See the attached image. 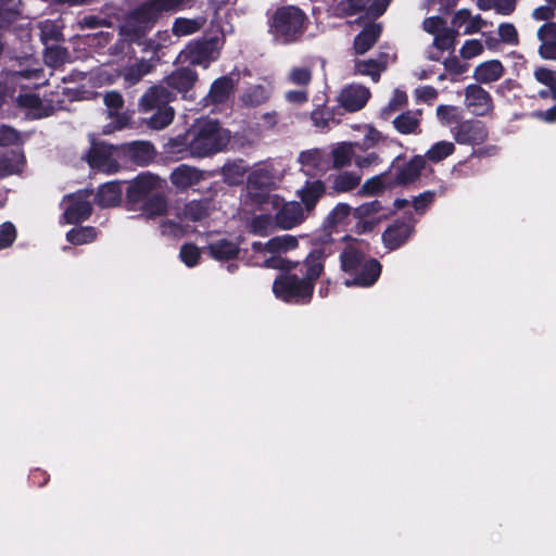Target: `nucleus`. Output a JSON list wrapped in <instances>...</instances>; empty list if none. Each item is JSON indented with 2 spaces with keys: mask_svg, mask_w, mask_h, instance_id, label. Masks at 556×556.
<instances>
[{
  "mask_svg": "<svg viewBox=\"0 0 556 556\" xmlns=\"http://www.w3.org/2000/svg\"><path fill=\"white\" fill-rule=\"evenodd\" d=\"M229 132L212 119H199L187 134V144L193 156L203 157L222 151L229 142Z\"/></svg>",
  "mask_w": 556,
  "mask_h": 556,
  "instance_id": "f257e3e1",
  "label": "nucleus"
},
{
  "mask_svg": "<svg viewBox=\"0 0 556 556\" xmlns=\"http://www.w3.org/2000/svg\"><path fill=\"white\" fill-rule=\"evenodd\" d=\"M342 269L352 275L345 286L369 287L376 282L381 273V265L374 258L366 260L361 243L356 240L341 253Z\"/></svg>",
  "mask_w": 556,
  "mask_h": 556,
  "instance_id": "f03ea898",
  "label": "nucleus"
},
{
  "mask_svg": "<svg viewBox=\"0 0 556 556\" xmlns=\"http://www.w3.org/2000/svg\"><path fill=\"white\" fill-rule=\"evenodd\" d=\"M308 18L303 10L295 5L276 9L269 18V33L274 39L290 45L299 41L307 28Z\"/></svg>",
  "mask_w": 556,
  "mask_h": 556,
  "instance_id": "7ed1b4c3",
  "label": "nucleus"
},
{
  "mask_svg": "<svg viewBox=\"0 0 556 556\" xmlns=\"http://www.w3.org/2000/svg\"><path fill=\"white\" fill-rule=\"evenodd\" d=\"M280 180L279 173L273 166L263 165L255 168L248 178L244 205H252L261 210H267L269 199L276 194L270 193Z\"/></svg>",
  "mask_w": 556,
  "mask_h": 556,
  "instance_id": "20e7f679",
  "label": "nucleus"
},
{
  "mask_svg": "<svg viewBox=\"0 0 556 556\" xmlns=\"http://www.w3.org/2000/svg\"><path fill=\"white\" fill-rule=\"evenodd\" d=\"M298 239L291 235L277 236L267 242H254L252 251L264 257V266L276 269L291 268V262L285 260L281 255L298 248Z\"/></svg>",
  "mask_w": 556,
  "mask_h": 556,
  "instance_id": "39448f33",
  "label": "nucleus"
},
{
  "mask_svg": "<svg viewBox=\"0 0 556 556\" xmlns=\"http://www.w3.org/2000/svg\"><path fill=\"white\" fill-rule=\"evenodd\" d=\"M265 212H274L279 229L289 230L305 220L307 213L299 202H285L279 195L271 197Z\"/></svg>",
  "mask_w": 556,
  "mask_h": 556,
  "instance_id": "423d86ee",
  "label": "nucleus"
},
{
  "mask_svg": "<svg viewBox=\"0 0 556 556\" xmlns=\"http://www.w3.org/2000/svg\"><path fill=\"white\" fill-rule=\"evenodd\" d=\"M273 291L282 301L301 302L312 296L313 285L296 276L285 275L275 280Z\"/></svg>",
  "mask_w": 556,
  "mask_h": 556,
  "instance_id": "0eeeda50",
  "label": "nucleus"
},
{
  "mask_svg": "<svg viewBox=\"0 0 556 556\" xmlns=\"http://www.w3.org/2000/svg\"><path fill=\"white\" fill-rule=\"evenodd\" d=\"M388 215V212L377 200L361 204L353 210V216L356 219L355 232L358 235L370 232L387 219Z\"/></svg>",
  "mask_w": 556,
  "mask_h": 556,
  "instance_id": "6e6552de",
  "label": "nucleus"
},
{
  "mask_svg": "<svg viewBox=\"0 0 556 556\" xmlns=\"http://www.w3.org/2000/svg\"><path fill=\"white\" fill-rule=\"evenodd\" d=\"M184 60L191 65H202L207 67L211 62L218 58L217 38L200 39L191 41L181 52Z\"/></svg>",
  "mask_w": 556,
  "mask_h": 556,
  "instance_id": "1a4fd4ad",
  "label": "nucleus"
},
{
  "mask_svg": "<svg viewBox=\"0 0 556 556\" xmlns=\"http://www.w3.org/2000/svg\"><path fill=\"white\" fill-rule=\"evenodd\" d=\"M63 218L66 224H76L87 219L91 214L90 193L78 191L64 197L62 201Z\"/></svg>",
  "mask_w": 556,
  "mask_h": 556,
  "instance_id": "9d476101",
  "label": "nucleus"
},
{
  "mask_svg": "<svg viewBox=\"0 0 556 556\" xmlns=\"http://www.w3.org/2000/svg\"><path fill=\"white\" fill-rule=\"evenodd\" d=\"M88 163L94 170L114 173L118 168L117 150L104 143L93 144L88 154Z\"/></svg>",
  "mask_w": 556,
  "mask_h": 556,
  "instance_id": "9b49d317",
  "label": "nucleus"
},
{
  "mask_svg": "<svg viewBox=\"0 0 556 556\" xmlns=\"http://www.w3.org/2000/svg\"><path fill=\"white\" fill-rule=\"evenodd\" d=\"M198 80V73L188 67L182 66L174 71L165 78L166 84L173 91L181 93V100L192 102L195 100L193 93H189Z\"/></svg>",
  "mask_w": 556,
  "mask_h": 556,
  "instance_id": "f8f14e48",
  "label": "nucleus"
},
{
  "mask_svg": "<svg viewBox=\"0 0 556 556\" xmlns=\"http://www.w3.org/2000/svg\"><path fill=\"white\" fill-rule=\"evenodd\" d=\"M164 180L159 176L146 173L135 178L127 189L129 201L137 203L146 200L152 192L164 187Z\"/></svg>",
  "mask_w": 556,
  "mask_h": 556,
  "instance_id": "ddd939ff",
  "label": "nucleus"
},
{
  "mask_svg": "<svg viewBox=\"0 0 556 556\" xmlns=\"http://www.w3.org/2000/svg\"><path fill=\"white\" fill-rule=\"evenodd\" d=\"M237 86L238 79L229 75L222 76L212 83L208 93L199 104H226L233 97Z\"/></svg>",
  "mask_w": 556,
  "mask_h": 556,
  "instance_id": "4468645a",
  "label": "nucleus"
},
{
  "mask_svg": "<svg viewBox=\"0 0 556 556\" xmlns=\"http://www.w3.org/2000/svg\"><path fill=\"white\" fill-rule=\"evenodd\" d=\"M151 67V64H149L144 60H141L135 63L134 65L126 67L123 71L122 77L124 80V88L128 101H134L135 96L138 91L137 89H135V87L141 81L143 76L150 73Z\"/></svg>",
  "mask_w": 556,
  "mask_h": 556,
  "instance_id": "2eb2a0df",
  "label": "nucleus"
},
{
  "mask_svg": "<svg viewBox=\"0 0 556 556\" xmlns=\"http://www.w3.org/2000/svg\"><path fill=\"white\" fill-rule=\"evenodd\" d=\"M162 16L154 0L139 3L129 14L131 21L143 25L147 29H152Z\"/></svg>",
  "mask_w": 556,
  "mask_h": 556,
  "instance_id": "dca6fc26",
  "label": "nucleus"
},
{
  "mask_svg": "<svg viewBox=\"0 0 556 556\" xmlns=\"http://www.w3.org/2000/svg\"><path fill=\"white\" fill-rule=\"evenodd\" d=\"M382 33V25L380 23H368L364 28L354 37L353 49L356 54H365L378 41Z\"/></svg>",
  "mask_w": 556,
  "mask_h": 556,
  "instance_id": "f3484780",
  "label": "nucleus"
},
{
  "mask_svg": "<svg viewBox=\"0 0 556 556\" xmlns=\"http://www.w3.org/2000/svg\"><path fill=\"white\" fill-rule=\"evenodd\" d=\"M486 138V131L479 121L462 122L455 131V139L463 144H479Z\"/></svg>",
  "mask_w": 556,
  "mask_h": 556,
  "instance_id": "a211bd4d",
  "label": "nucleus"
},
{
  "mask_svg": "<svg viewBox=\"0 0 556 556\" xmlns=\"http://www.w3.org/2000/svg\"><path fill=\"white\" fill-rule=\"evenodd\" d=\"M176 100V92L167 84H159L149 87L139 98L138 104H169Z\"/></svg>",
  "mask_w": 556,
  "mask_h": 556,
  "instance_id": "6ab92c4d",
  "label": "nucleus"
},
{
  "mask_svg": "<svg viewBox=\"0 0 556 556\" xmlns=\"http://www.w3.org/2000/svg\"><path fill=\"white\" fill-rule=\"evenodd\" d=\"M142 112L147 116L143 118L152 129H163L168 126L174 118L172 106H142Z\"/></svg>",
  "mask_w": 556,
  "mask_h": 556,
  "instance_id": "aec40b11",
  "label": "nucleus"
},
{
  "mask_svg": "<svg viewBox=\"0 0 556 556\" xmlns=\"http://www.w3.org/2000/svg\"><path fill=\"white\" fill-rule=\"evenodd\" d=\"M412 232V225L406 223H395L384 230L382 240L388 249L395 250L410 237Z\"/></svg>",
  "mask_w": 556,
  "mask_h": 556,
  "instance_id": "412c9836",
  "label": "nucleus"
},
{
  "mask_svg": "<svg viewBox=\"0 0 556 556\" xmlns=\"http://www.w3.org/2000/svg\"><path fill=\"white\" fill-rule=\"evenodd\" d=\"M174 216L185 224L188 222H198L207 216V206L199 201L177 203L175 205Z\"/></svg>",
  "mask_w": 556,
  "mask_h": 556,
  "instance_id": "4be33fe9",
  "label": "nucleus"
},
{
  "mask_svg": "<svg viewBox=\"0 0 556 556\" xmlns=\"http://www.w3.org/2000/svg\"><path fill=\"white\" fill-rule=\"evenodd\" d=\"M18 77L29 78L30 71L0 73V104L14 99Z\"/></svg>",
  "mask_w": 556,
  "mask_h": 556,
  "instance_id": "5701e85b",
  "label": "nucleus"
},
{
  "mask_svg": "<svg viewBox=\"0 0 556 556\" xmlns=\"http://www.w3.org/2000/svg\"><path fill=\"white\" fill-rule=\"evenodd\" d=\"M505 68L501 61L490 60L479 64L473 72V78L480 84H490L504 75Z\"/></svg>",
  "mask_w": 556,
  "mask_h": 556,
  "instance_id": "b1692460",
  "label": "nucleus"
},
{
  "mask_svg": "<svg viewBox=\"0 0 556 556\" xmlns=\"http://www.w3.org/2000/svg\"><path fill=\"white\" fill-rule=\"evenodd\" d=\"M296 193L305 206L304 211L308 214L325 193V186L320 180L307 181Z\"/></svg>",
  "mask_w": 556,
  "mask_h": 556,
  "instance_id": "393cba45",
  "label": "nucleus"
},
{
  "mask_svg": "<svg viewBox=\"0 0 556 556\" xmlns=\"http://www.w3.org/2000/svg\"><path fill=\"white\" fill-rule=\"evenodd\" d=\"M202 179V173L194 167L180 165L170 174L172 184L178 189H187Z\"/></svg>",
  "mask_w": 556,
  "mask_h": 556,
  "instance_id": "a878e982",
  "label": "nucleus"
},
{
  "mask_svg": "<svg viewBox=\"0 0 556 556\" xmlns=\"http://www.w3.org/2000/svg\"><path fill=\"white\" fill-rule=\"evenodd\" d=\"M240 241H233L226 238L218 239L208 244L210 255L217 261H227L235 258L239 253Z\"/></svg>",
  "mask_w": 556,
  "mask_h": 556,
  "instance_id": "bb28decb",
  "label": "nucleus"
},
{
  "mask_svg": "<svg viewBox=\"0 0 556 556\" xmlns=\"http://www.w3.org/2000/svg\"><path fill=\"white\" fill-rule=\"evenodd\" d=\"M370 91L362 85H349L338 96L339 104H366L370 99Z\"/></svg>",
  "mask_w": 556,
  "mask_h": 556,
  "instance_id": "cd10ccee",
  "label": "nucleus"
},
{
  "mask_svg": "<svg viewBox=\"0 0 556 556\" xmlns=\"http://www.w3.org/2000/svg\"><path fill=\"white\" fill-rule=\"evenodd\" d=\"M299 162L301 164L302 170L306 175H311V176H314L318 172L323 170L324 164H325L324 154L318 149H311L307 151H303L299 155Z\"/></svg>",
  "mask_w": 556,
  "mask_h": 556,
  "instance_id": "c85d7f7f",
  "label": "nucleus"
},
{
  "mask_svg": "<svg viewBox=\"0 0 556 556\" xmlns=\"http://www.w3.org/2000/svg\"><path fill=\"white\" fill-rule=\"evenodd\" d=\"M255 215L248 224L250 232L257 236H267L278 228L276 217L271 216V212H265Z\"/></svg>",
  "mask_w": 556,
  "mask_h": 556,
  "instance_id": "c756f323",
  "label": "nucleus"
},
{
  "mask_svg": "<svg viewBox=\"0 0 556 556\" xmlns=\"http://www.w3.org/2000/svg\"><path fill=\"white\" fill-rule=\"evenodd\" d=\"M426 165V160L421 155L414 156L407 164H405L396 176V182L406 185L413 182L419 177L420 172Z\"/></svg>",
  "mask_w": 556,
  "mask_h": 556,
  "instance_id": "7c9ffc66",
  "label": "nucleus"
},
{
  "mask_svg": "<svg viewBox=\"0 0 556 556\" xmlns=\"http://www.w3.org/2000/svg\"><path fill=\"white\" fill-rule=\"evenodd\" d=\"M143 213L148 218H163L174 216L175 206H169L163 197H151L143 206Z\"/></svg>",
  "mask_w": 556,
  "mask_h": 556,
  "instance_id": "2f4dec72",
  "label": "nucleus"
},
{
  "mask_svg": "<svg viewBox=\"0 0 556 556\" xmlns=\"http://www.w3.org/2000/svg\"><path fill=\"white\" fill-rule=\"evenodd\" d=\"M122 199V188L117 182H108L100 187L97 193V202L103 207L118 204Z\"/></svg>",
  "mask_w": 556,
  "mask_h": 556,
  "instance_id": "473e14b6",
  "label": "nucleus"
},
{
  "mask_svg": "<svg viewBox=\"0 0 556 556\" xmlns=\"http://www.w3.org/2000/svg\"><path fill=\"white\" fill-rule=\"evenodd\" d=\"M358 147V143L341 142L337 144L332 151L333 167L341 168L351 164L354 159V150Z\"/></svg>",
  "mask_w": 556,
  "mask_h": 556,
  "instance_id": "72a5a7b5",
  "label": "nucleus"
},
{
  "mask_svg": "<svg viewBox=\"0 0 556 556\" xmlns=\"http://www.w3.org/2000/svg\"><path fill=\"white\" fill-rule=\"evenodd\" d=\"M204 22L205 20L203 17H177L173 23L172 33L177 37L189 36L199 31L202 28Z\"/></svg>",
  "mask_w": 556,
  "mask_h": 556,
  "instance_id": "f704fd0d",
  "label": "nucleus"
},
{
  "mask_svg": "<svg viewBox=\"0 0 556 556\" xmlns=\"http://www.w3.org/2000/svg\"><path fill=\"white\" fill-rule=\"evenodd\" d=\"M24 164V155L21 150H12L10 155L0 154V178L18 173Z\"/></svg>",
  "mask_w": 556,
  "mask_h": 556,
  "instance_id": "c9c22d12",
  "label": "nucleus"
},
{
  "mask_svg": "<svg viewBox=\"0 0 556 556\" xmlns=\"http://www.w3.org/2000/svg\"><path fill=\"white\" fill-rule=\"evenodd\" d=\"M353 214L352 207L346 203H338L328 214L326 223L332 228H344Z\"/></svg>",
  "mask_w": 556,
  "mask_h": 556,
  "instance_id": "e433bc0d",
  "label": "nucleus"
},
{
  "mask_svg": "<svg viewBox=\"0 0 556 556\" xmlns=\"http://www.w3.org/2000/svg\"><path fill=\"white\" fill-rule=\"evenodd\" d=\"M160 231L168 238H181L187 231V225L175 216H164L160 220Z\"/></svg>",
  "mask_w": 556,
  "mask_h": 556,
  "instance_id": "4c0bfd02",
  "label": "nucleus"
},
{
  "mask_svg": "<svg viewBox=\"0 0 556 556\" xmlns=\"http://www.w3.org/2000/svg\"><path fill=\"white\" fill-rule=\"evenodd\" d=\"M362 180V175L353 172H342L334 176L332 188L337 192H348L356 188Z\"/></svg>",
  "mask_w": 556,
  "mask_h": 556,
  "instance_id": "58836bf2",
  "label": "nucleus"
},
{
  "mask_svg": "<svg viewBox=\"0 0 556 556\" xmlns=\"http://www.w3.org/2000/svg\"><path fill=\"white\" fill-rule=\"evenodd\" d=\"M324 252L321 250H314L306 258V277L302 280H307L313 285V280L317 279L324 268L323 265Z\"/></svg>",
  "mask_w": 556,
  "mask_h": 556,
  "instance_id": "ea45409f",
  "label": "nucleus"
},
{
  "mask_svg": "<svg viewBox=\"0 0 556 556\" xmlns=\"http://www.w3.org/2000/svg\"><path fill=\"white\" fill-rule=\"evenodd\" d=\"M459 35L458 30L454 27H447L440 30L434 36L433 46L441 52L454 50L456 46V38Z\"/></svg>",
  "mask_w": 556,
  "mask_h": 556,
  "instance_id": "a19ab883",
  "label": "nucleus"
},
{
  "mask_svg": "<svg viewBox=\"0 0 556 556\" xmlns=\"http://www.w3.org/2000/svg\"><path fill=\"white\" fill-rule=\"evenodd\" d=\"M122 109H124V106H108L105 114L111 122L104 126L103 131L105 134H111L127 125L128 115L126 112H122Z\"/></svg>",
  "mask_w": 556,
  "mask_h": 556,
  "instance_id": "79ce46f5",
  "label": "nucleus"
},
{
  "mask_svg": "<svg viewBox=\"0 0 556 556\" xmlns=\"http://www.w3.org/2000/svg\"><path fill=\"white\" fill-rule=\"evenodd\" d=\"M455 151V146L451 141H439L434 143L424 156L425 160L428 159L431 162H440L447 156L452 155Z\"/></svg>",
  "mask_w": 556,
  "mask_h": 556,
  "instance_id": "37998d69",
  "label": "nucleus"
},
{
  "mask_svg": "<svg viewBox=\"0 0 556 556\" xmlns=\"http://www.w3.org/2000/svg\"><path fill=\"white\" fill-rule=\"evenodd\" d=\"M161 14H175L194 7L195 0H154Z\"/></svg>",
  "mask_w": 556,
  "mask_h": 556,
  "instance_id": "c03bdc74",
  "label": "nucleus"
},
{
  "mask_svg": "<svg viewBox=\"0 0 556 556\" xmlns=\"http://www.w3.org/2000/svg\"><path fill=\"white\" fill-rule=\"evenodd\" d=\"M394 127L403 134H410L414 132L418 125H419V118H418V112H405L401 115H399L393 121Z\"/></svg>",
  "mask_w": 556,
  "mask_h": 556,
  "instance_id": "a18cd8bd",
  "label": "nucleus"
},
{
  "mask_svg": "<svg viewBox=\"0 0 556 556\" xmlns=\"http://www.w3.org/2000/svg\"><path fill=\"white\" fill-rule=\"evenodd\" d=\"M467 104H490L492 98L490 93L478 84H471L465 90Z\"/></svg>",
  "mask_w": 556,
  "mask_h": 556,
  "instance_id": "49530a36",
  "label": "nucleus"
},
{
  "mask_svg": "<svg viewBox=\"0 0 556 556\" xmlns=\"http://www.w3.org/2000/svg\"><path fill=\"white\" fill-rule=\"evenodd\" d=\"M312 121L316 127L321 129L338 123L330 106H318L312 112Z\"/></svg>",
  "mask_w": 556,
  "mask_h": 556,
  "instance_id": "de8ad7c7",
  "label": "nucleus"
},
{
  "mask_svg": "<svg viewBox=\"0 0 556 556\" xmlns=\"http://www.w3.org/2000/svg\"><path fill=\"white\" fill-rule=\"evenodd\" d=\"M97 237V232L92 227H81L72 229L67 232V240L74 244H86L93 241Z\"/></svg>",
  "mask_w": 556,
  "mask_h": 556,
  "instance_id": "09e8293b",
  "label": "nucleus"
},
{
  "mask_svg": "<svg viewBox=\"0 0 556 556\" xmlns=\"http://www.w3.org/2000/svg\"><path fill=\"white\" fill-rule=\"evenodd\" d=\"M43 56L48 65L58 67L65 62L67 58V51L65 48L60 46H47Z\"/></svg>",
  "mask_w": 556,
  "mask_h": 556,
  "instance_id": "8fccbe9b",
  "label": "nucleus"
},
{
  "mask_svg": "<svg viewBox=\"0 0 556 556\" xmlns=\"http://www.w3.org/2000/svg\"><path fill=\"white\" fill-rule=\"evenodd\" d=\"M20 15L15 0H0V23L11 24Z\"/></svg>",
  "mask_w": 556,
  "mask_h": 556,
  "instance_id": "3c124183",
  "label": "nucleus"
},
{
  "mask_svg": "<svg viewBox=\"0 0 556 556\" xmlns=\"http://www.w3.org/2000/svg\"><path fill=\"white\" fill-rule=\"evenodd\" d=\"M268 99L267 90L262 85H254L244 93L243 104H263Z\"/></svg>",
  "mask_w": 556,
  "mask_h": 556,
  "instance_id": "603ef678",
  "label": "nucleus"
},
{
  "mask_svg": "<svg viewBox=\"0 0 556 556\" xmlns=\"http://www.w3.org/2000/svg\"><path fill=\"white\" fill-rule=\"evenodd\" d=\"M383 189L384 182L382 176H374L363 184V186L358 190V193L363 197H369L382 192Z\"/></svg>",
  "mask_w": 556,
  "mask_h": 556,
  "instance_id": "864d4df0",
  "label": "nucleus"
},
{
  "mask_svg": "<svg viewBox=\"0 0 556 556\" xmlns=\"http://www.w3.org/2000/svg\"><path fill=\"white\" fill-rule=\"evenodd\" d=\"M359 71L372 78H379L380 73L387 68V62L381 60L369 59L359 63Z\"/></svg>",
  "mask_w": 556,
  "mask_h": 556,
  "instance_id": "5fc2aeb1",
  "label": "nucleus"
},
{
  "mask_svg": "<svg viewBox=\"0 0 556 556\" xmlns=\"http://www.w3.org/2000/svg\"><path fill=\"white\" fill-rule=\"evenodd\" d=\"M498 35L503 42L508 45H518L519 37L518 31L514 24L511 23H502L498 26Z\"/></svg>",
  "mask_w": 556,
  "mask_h": 556,
  "instance_id": "6e6d98bb",
  "label": "nucleus"
},
{
  "mask_svg": "<svg viewBox=\"0 0 556 556\" xmlns=\"http://www.w3.org/2000/svg\"><path fill=\"white\" fill-rule=\"evenodd\" d=\"M21 142L22 137L15 129L0 126V147L18 146Z\"/></svg>",
  "mask_w": 556,
  "mask_h": 556,
  "instance_id": "4d7b16f0",
  "label": "nucleus"
},
{
  "mask_svg": "<svg viewBox=\"0 0 556 556\" xmlns=\"http://www.w3.org/2000/svg\"><path fill=\"white\" fill-rule=\"evenodd\" d=\"M179 255L188 267H193L200 260V250L194 244H184Z\"/></svg>",
  "mask_w": 556,
  "mask_h": 556,
  "instance_id": "13d9d810",
  "label": "nucleus"
},
{
  "mask_svg": "<svg viewBox=\"0 0 556 556\" xmlns=\"http://www.w3.org/2000/svg\"><path fill=\"white\" fill-rule=\"evenodd\" d=\"M437 114L441 122L446 125H451L453 123H457L458 125L460 124L458 106H438Z\"/></svg>",
  "mask_w": 556,
  "mask_h": 556,
  "instance_id": "bf43d9fd",
  "label": "nucleus"
},
{
  "mask_svg": "<svg viewBox=\"0 0 556 556\" xmlns=\"http://www.w3.org/2000/svg\"><path fill=\"white\" fill-rule=\"evenodd\" d=\"M368 2L369 0H342L339 7L346 16H351L358 12H366Z\"/></svg>",
  "mask_w": 556,
  "mask_h": 556,
  "instance_id": "052dcab7",
  "label": "nucleus"
},
{
  "mask_svg": "<svg viewBox=\"0 0 556 556\" xmlns=\"http://www.w3.org/2000/svg\"><path fill=\"white\" fill-rule=\"evenodd\" d=\"M483 52V46L478 39H468L460 48V56L465 60L472 59Z\"/></svg>",
  "mask_w": 556,
  "mask_h": 556,
  "instance_id": "680f3d73",
  "label": "nucleus"
},
{
  "mask_svg": "<svg viewBox=\"0 0 556 556\" xmlns=\"http://www.w3.org/2000/svg\"><path fill=\"white\" fill-rule=\"evenodd\" d=\"M23 114L29 119H40L54 113V106H21Z\"/></svg>",
  "mask_w": 556,
  "mask_h": 556,
  "instance_id": "e2e57ef3",
  "label": "nucleus"
},
{
  "mask_svg": "<svg viewBox=\"0 0 556 556\" xmlns=\"http://www.w3.org/2000/svg\"><path fill=\"white\" fill-rule=\"evenodd\" d=\"M16 238V230L13 224L7 222L0 225V249L9 248Z\"/></svg>",
  "mask_w": 556,
  "mask_h": 556,
  "instance_id": "0e129e2a",
  "label": "nucleus"
},
{
  "mask_svg": "<svg viewBox=\"0 0 556 556\" xmlns=\"http://www.w3.org/2000/svg\"><path fill=\"white\" fill-rule=\"evenodd\" d=\"M447 28L446 21L442 16H430L424 20L422 29L431 35H437L441 29Z\"/></svg>",
  "mask_w": 556,
  "mask_h": 556,
  "instance_id": "69168bd1",
  "label": "nucleus"
},
{
  "mask_svg": "<svg viewBox=\"0 0 556 556\" xmlns=\"http://www.w3.org/2000/svg\"><path fill=\"white\" fill-rule=\"evenodd\" d=\"M135 157L140 162H149L154 156V149L149 142H137L134 144Z\"/></svg>",
  "mask_w": 556,
  "mask_h": 556,
  "instance_id": "338daca9",
  "label": "nucleus"
},
{
  "mask_svg": "<svg viewBox=\"0 0 556 556\" xmlns=\"http://www.w3.org/2000/svg\"><path fill=\"white\" fill-rule=\"evenodd\" d=\"M535 79L545 85L546 87H554L556 85V72L545 68V67H539L534 72Z\"/></svg>",
  "mask_w": 556,
  "mask_h": 556,
  "instance_id": "774afa93",
  "label": "nucleus"
}]
</instances>
